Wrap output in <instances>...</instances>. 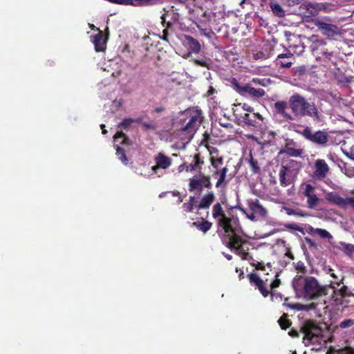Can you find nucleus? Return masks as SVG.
Returning a JSON list of instances; mask_svg holds the SVG:
<instances>
[{"instance_id":"nucleus-1","label":"nucleus","mask_w":354,"mask_h":354,"mask_svg":"<svg viewBox=\"0 0 354 354\" xmlns=\"http://www.w3.org/2000/svg\"><path fill=\"white\" fill-rule=\"evenodd\" d=\"M275 112L286 120H293L295 118L308 116L313 121H322V115L314 102H309L304 96L296 93L291 95L288 103L279 100L274 104Z\"/></svg>"},{"instance_id":"nucleus-2","label":"nucleus","mask_w":354,"mask_h":354,"mask_svg":"<svg viewBox=\"0 0 354 354\" xmlns=\"http://www.w3.org/2000/svg\"><path fill=\"white\" fill-rule=\"evenodd\" d=\"M296 294L307 301L319 299L328 293L329 285L322 284L315 277L297 275L292 281Z\"/></svg>"},{"instance_id":"nucleus-3","label":"nucleus","mask_w":354,"mask_h":354,"mask_svg":"<svg viewBox=\"0 0 354 354\" xmlns=\"http://www.w3.org/2000/svg\"><path fill=\"white\" fill-rule=\"evenodd\" d=\"M323 330L315 322H305L299 329L292 328L288 335L292 337H299L300 333L304 334L303 342L306 345L315 343L317 339L322 336Z\"/></svg>"},{"instance_id":"nucleus-4","label":"nucleus","mask_w":354,"mask_h":354,"mask_svg":"<svg viewBox=\"0 0 354 354\" xmlns=\"http://www.w3.org/2000/svg\"><path fill=\"white\" fill-rule=\"evenodd\" d=\"M210 158L209 161L212 166V176L218 178L217 182L216 183V187H225L227 184L226 180L227 173L228 169L226 166L222 167L223 165V156H218V150L216 148H212L209 150Z\"/></svg>"},{"instance_id":"nucleus-5","label":"nucleus","mask_w":354,"mask_h":354,"mask_svg":"<svg viewBox=\"0 0 354 354\" xmlns=\"http://www.w3.org/2000/svg\"><path fill=\"white\" fill-rule=\"evenodd\" d=\"M183 118L180 119L182 124L180 131L185 134L193 135L202 122V111L198 109L187 110L184 112Z\"/></svg>"},{"instance_id":"nucleus-6","label":"nucleus","mask_w":354,"mask_h":354,"mask_svg":"<svg viewBox=\"0 0 354 354\" xmlns=\"http://www.w3.org/2000/svg\"><path fill=\"white\" fill-rule=\"evenodd\" d=\"M300 163L294 160H289L286 165H281L279 178L281 186L286 187L293 184L300 171Z\"/></svg>"},{"instance_id":"nucleus-7","label":"nucleus","mask_w":354,"mask_h":354,"mask_svg":"<svg viewBox=\"0 0 354 354\" xmlns=\"http://www.w3.org/2000/svg\"><path fill=\"white\" fill-rule=\"evenodd\" d=\"M344 277L339 281L331 282L330 288L333 290L331 295V300L336 306H342L348 297H354V288H349L343 284Z\"/></svg>"},{"instance_id":"nucleus-8","label":"nucleus","mask_w":354,"mask_h":354,"mask_svg":"<svg viewBox=\"0 0 354 354\" xmlns=\"http://www.w3.org/2000/svg\"><path fill=\"white\" fill-rule=\"evenodd\" d=\"M295 131L309 142L322 147L326 146L329 140V136L326 131L319 130L314 132L308 126L305 127L302 131L295 130Z\"/></svg>"},{"instance_id":"nucleus-9","label":"nucleus","mask_w":354,"mask_h":354,"mask_svg":"<svg viewBox=\"0 0 354 354\" xmlns=\"http://www.w3.org/2000/svg\"><path fill=\"white\" fill-rule=\"evenodd\" d=\"M233 88L241 95L243 97L250 96L252 97H261L265 95L266 92L263 88H255L249 84L241 85L236 78H232L230 81Z\"/></svg>"},{"instance_id":"nucleus-10","label":"nucleus","mask_w":354,"mask_h":354,"mask_svg":"<svg viewBox=\"0 0 354 354\" xmlns=\"http://www.w3.org/2000/svg\"><path fill=\"white\" fill-rule=\"evenodd\" d=\"M322 5L317 3L304 1L299 7L298 13L302 16L305 21H312L314 20L319 11L322 10Z\"/></svg>"},{"instance_id":"nucleus-11","label":"nucleus","mask_w":354,"mask_h":354,"mask_svg":"<svg viewBox=\"0 0 354 354\" xmlns=\"http://www.w3.org/2000/svg\"><path fill=\"white\" fill-rule=\"evenodd\" d=\"M247 277L250 285L258 289L263 297H267L270 295L271 299H273L276 294L268 288V279H261L260 277L254 272L248 274Z\"/></svg>"},{"instance_id":"nucleus-12","label":"nucleus","mask_w":354,"mask_h":354,"mask_svg":"<svg viewBox=\"0 0 354 354\" xmlns=\"http://www.w3.org/2000/svg\"><path fill=\"white\" fill-rule=\"evenodd\" d=\"M313 22L322 35L327 38L330 39L339 34V29L336 25L324 22L319 19H315Z\"/></svg>"},{"instance_id":"nucleus-13","label":"nucleus","mask_w":354,"mask_h":354,"mask_svg":"<svg viewBox=\"0 0 354 354\" xmlns=\"http://www.w3.org/2000/svg\"><path fill=\"white\" fill-rule=\"evenodd\" d=\"M326 199L342 209H346L350 207L354 209V196L343 198L335 192H330L327 194Z\"/></svg>"},{"instance_id":"nucleus-14","label":"nucleus","mask_w":354,"mask_h":354,"mask_svg":"<svg viewBox=\"0 0 354 354\" xmlns=\"http://www.w3.org/2000/svg\"><path fill=\"white\" fill-rule=\"evenodd\" d=\"M153 160L155 165L151 167V170L154 174H158L159 169L166 170L169 169L172 162L171 159L162 152L158 153L154 156Z\"/></svg>"},{"instance_id":"nucleus-15","label":"nucleus","mask_w":354,"mask_h":354,"mask_svg":"<svg viewBox=\"0 0 354 354\" xmlns=\"http://www.w3.org/2000/svg\"><path fill=\"white\" fill-rule=\"evenodd\" d=\"M188 167H187V172H198L202 171L203 166L205 164L203 157L201 156L200 153H196L193 156L189 157V160L187 161Z\"/></svg>"},{"instance_id":"nucleus-16","label":"nucleus","mask_w":354,"mask_h":354,"mask_svg":"<svg viewBox=\"0 0 354 354\" xmlns=\"http://www.w3.org/2000/svg\"><path fill=\"white\" fill-rule=\"evenodd\" d=\"M315 171L313 177L317 180H323L329 171V166L324 159H317L314 165Z\"/></svg>"},{"instance_id":"nucleus-17","label":"nucleus","mask_w":354,"mask_h":354,"mask_svg":"<svg viewBox=\"0 0 354 354\" xmlns=\"http://www.w3.org/2000/svg\"><path fill=\"white\" fill-rule=\"evenodd\" d=\"M98 33L91 36V41L94 44L95 50L96 52H104L106 49V42L109 37V34L106 35L102 30L97 28Z\"/></svg>"},{"instance_id":"nucleus-18","label":"nucleus","mask_w":354,"mask_h":354,"mask_svg":"<svg viewBox=\"0 0 354 354\" xmlns=\"http://www.w3.org/2000/svg\"><path fill=\"white\" fill-rule=\"evenodd\" d=\"M236 224V219L234 217L218 218L217 220L218 228H221L227 236L234 234L235 228L234 225Z\"/></svg>"},{"instance_id":"nucleus-19","label":"nucleus","mask_w":354,"mask_h":354,"mask_svg":"<svg viewBox=\"0 0 354 354\" xmlns=\"http://www.w3.org/2000/svg\"><path fill=\"white\" fill-rule=\"evenodd\" d=\"M354 326V319L348 318L345 319L339 322V324L335 326L333 329V333L339 334L342 337L346 336V331L344 330L348 329Z\"/></svg>"},{"instance_id":"nucleus-20","label":"nucleus","mask_w":354,"mask_h":354,"mask_svg":"<svg viewBox=\"0 0 354 354\" xmlns=\"http://www.w3.org/2000/svg\"><path fill=\"white\" fill-rule=\"evenodd\" d=\"M293 54L291 53L279 54L276 60L275 65L280 68H289L292 66V61L285 60V59H292Z\"/></svg>"},{"instance_id":"nucleus-21","label":"nucleus","mask_w":354,"mask_h":354,"mask_svg":"<svg viewBox=\"0 0 354 354\" xmlns=\"http://www.w3.org/2000/svg\"><path fill=\"white\" fill-rule=\"evenodd\" d=\"M227 236L228 237L229 241H227L226 246L231 250H235L236 251L241 248L245 243V241L243 240L241 236L236 234V232Z\"/></svg>"},{"instance_id":"nucleus-22","label":"nucleus","mask_w":354,"mask_h":354,"mask_svg":"<svg viewBox=\"0 0 354 354\" xmlns=\"http://www.w3.org/2000/svg\"><path fill=\"white\" fill-rule=\"evenodd\" d=\"M215 200V196L213 192H208L205 195H204L200 203L197 206L198 209H208L212 203Z\"/></svg>"},{"instance_id":"nucleus-23","label":"nucleus","mask_w":354,"mask_h":354,"mask_svg":"<svg viewBox=\"0 0 354 354\" xmlns=\"http://www.w3.org/2000/svg\"><path fill=\"white\" fill-rule=\"evenodd\" d=\"M204 183V176L203 175L201 176L200 178H192L189 179V192H201Z\"/></svg>"},{"instance_id":"nucleus-24","label":"nucleus","mask_w":354,"mask_h":354,"mask_svg":"<svg viewBox=\"0 0 354 354\" xmlns=\"http://www.w3.org/2000/svg\"><path fill=\"white\" fill-rule=\"evenodd\" d=\"M185 41L188 48L194 53H198L201 51V44L199 41L189 35L185 36Z\"/></svg>"},{"instance_id":"nucleus-25","label":"nucleus","mask_w":354,"mask_h":354,"mask_svg":"<svg viewBox=\"0 0 354 354\" xmlns=\"http://www.w3.org/2000/svg\"><path fill=\"white\" fill-rule=\"evenodd\" d=\"M280 153H285L290 157H300L303 153V149H296L293 147L284 145V147L280 151Z\"/></svg>"},{"instance_id":"nucleus-26","label":"nucleus","mask_w":354,"mask_h":354,"mask_svg":"<svg viewBox=\"0 0 354 354\" xmlns=\"http://www.w3.org/2000/svg\"><path fill=\"white\" fill-rule=\"evenodd\" d=\"M243 120L245 124L255 127L257 124V120H259L261 121L263 120V117L259 113L252 112V115H250L248 113H245L243 116Z\"/></svg>"},{"instance_id":"nucleus-27","label":"nucleus","mask_w":354,"mask_h":354,"mask_svg":"<svg viewBox=\"0 0 354 354\" xmlns=\"http://www.w3.org/2000/svg\"><path fill=\"white\" fill-rule=\"evenodd\" d=\"M270 7L272 13L279 17H283L285 16V11L281 6L276 1H272L270 3Z\"/></svg>"},{"instance_id":"nucleus-28","label":"nucleus","mask_w":354,"mask_h":354,"mask_svg":"<svg viewBox=\"0 0 354 354\" xmlns=\"http://www.w3.org/2000/svg\"><path fill=\"white\" fill-rule=\"evenodd\" d=\"M192 226H195L198 230L206 233L211 229L212 223L208 221H203L202 222L197 221L193 222Z\"/></svg>"},{"instance_id":"nucleus-29","label":"nucleus","mask_w":354,"mask_h":354,"mask_svg":"<svg viewBox=\"0 0 354 354\" xmlns=\"http://www.w3.org/2000/svg\"><path fill=\"white\" fill-rule=\"evenodd\" d=\"M114 139L116 142H118L120 145H131V140L122 131H118L114 136Z\"/></svg>"},{"instance_id":"nucleus-30","label":"nucleus","mask_w":354,"mask_h":354,"mask_svg":"<svg viewBox=\"0 0 354 354\" xmlns=\"http://www.w3.org/2000/svg\"><path fill=\"white\" fill-rule=\"evenodd\" d=\"M225 216L226 214H225L221 205L219 203L214 204L212 207L213 218L218 220V218H223Z\"/></svg>"},{"instance_id":"nucleus-31","label":"nucleus","mask_w":354,"mask_h":354,"mask_svg":"<svg viewBox=\"0 0 354 354\" xmlns=\"http://www.w3.org/2000/svg\"><path fill=\"white\" fill-rule=\"evenodd\" d=\"M278 323L282 330H286L292 325V322L288 319V315L286 313L281 315L278 320Z\"/></svg>"},{"instance_id":"nucleus-32","label":"nucleus","mask_w":354,"mask_h":354,"mask_svg":"<svg viewBox=\"0 0 354 354\" xmlns=\"http://www.w3.org/2000/svg\"><path fill=\"white\" fill-rule=\"evenodd\" d=\"M248 162H249L250 169L254 174L260 173V171H261L260 166L259 165L258 161L253 158L252 152L250 153V158L248 160Z\"/></svg>"},{"instance_id":"nucleus-33","label":"nucleus","mask_w":354,"mask_h":354,"mask_svg":"<svg viewBox=\"0 0 354 354\" xmlns=\"http://www.w3.org/2000/svg\"><path fill=\"white\" fill-rule=\"evenodd\" d=\"M341 247L339 248L342 250L346 254L352 256L354 253V245L351 243H346L344 242H339Z\"/></svg>"},{"instance_id":"nucleus-34","label":"nucleus","mask_w":354,"mask_h":354,"mask_svg":"<svg viewBox=\"0 0 354 354\" xmlns=\"http://www.w3.org/2000/svg\"><path fill=\"white\" fill-rule=\"evenodd\" d=\"M196 199L194 196H189L187 203H184L183 207L186 212H192L195 205Z\"/></svg>"},{"instance_id":"nucleus-35","label":"nucleus","mask_w":354,"mask_h":354,"mask_svg":"<svg viewBox=\"0 0 354 354\" xmlns=\"http://www.w3.org/2000/svg\"><path fill=\"white\" fill-rule=\"evenodd\" d=\"M307 198V205L309 208H315L319 201V198L316 196V194L310 195L306 197Z\"/></svg>"},{"instance_id":"nucleus-36","label":"nucleus","mask_w":354,"mask_h":354,"mask_svg":"<svg viewBox=\"0 0 354 354\" xmlns=\"http://www.w3.org/2000/svg\"><path fill=\"white\" fill-rule=\"evenodd\" d=\"M116 155L123 164L127 165L129 160L124 150L118 145L116 146Z\"/></svg>"},{"instance_id":"nucleus-37","label":"nucleus","mask_w":354,"mask_h":354,"mask_svg":"<svg viewBox=\"0 0 354 354\" xmlns=\"http://www.w3.org/2000/svg\"><path fill=\"white\" fill-rule=\"evenodd\" d=\"M301 189H303V195L306 197L315 194L314 192L315 188L310 184H303Z\"/></svg>"},{"instance_id":"nucleus-38","label":"nucleus","mask_w":354,"mask_h":354,"mask_svg":"<svg viewBox=\"0 0 354 354\" xmlns=\"http://www.w3.org/2000/svg\"><path fill=\"white\" fill-rule=\"evenodd\" d=\"M315 236H319L322 239H327L328 240L333 238L329 232H328L326 230L321 228H316Z\"/></svg>"},{"instance_id":"nucleus-39","label":"nucleus","mask_w":354,"mask_h":354,"mask_svg":"<svg viewBox=\"0 0 354 354\" xmlns=\"http://www.w3.org/2000/svg\"><path fill=\"white\" fill-rule=\"evenodd\" d=\"M131 6H146L155 3L154 0H131Z\"/></svg>"},{"instance_id":"nucleus-40","label":"nucleus","mask_w":354,"mask_h":354,"mask_svg":"<svg viewBox=\"0 0 354 354\" xmlns=\"http://www.w3.org/2000/svg\"><path fill=\"white\" fill-rule=\"evenodd\" d=\"M135 120L132 118H124L119 124L118 127L122 129H128Z\"/></svg>"},{"instance_id":"nucleus-41","label":"nucleus","mask_w":354,"mask_h":354,"mask_svg":"<svg viewBox=\"0 0 354 354\" xmlns=\"http://www.w3.org/2000/svg\"><path fill=\"white\" fill-rule=\"evenodd\" d=\"M236 254L240 256L243 260H249L252 259V257H250L249 253L243 249V246L236 250Z\"/></svg>"},{"instance_id":"nucleus-42","label":"nucleus","mask_w":354,"mask_h":354,"mask_svg":"<svg viewBox=\"0 0 354 354\" xmlns=\"http://www.w3.org/2000/svg\"><path fill=\"white\" fill-rule=\"evenodd\" d=\"M281 1L285 6L292 7L297 5H301L304 0H281Z\"/></svg>"},{"instance_id":"nucleus-43","label":"nucleus","mask_w":354,"mask_h":354,"mask_svg":"<svg viewBox=\"0 0 354 354\" xmlns=\"http://www.w3.org/2000/svg\"><path fill=\"white\" fill-rule=\"evenodd\" d=\"M278 273L275 274V279L273 280L270 284V291L274 292V289L278 288L281 285V280L278 278Z\"/></svg>"},{"instance_id":"nucleus-44","label":"nucleus","mask_w":354,"mask_h":354,"mask_svg":"<svg viewBox=\"0 0 354 354\" xmlns=\"http://www.w3.org/2000/svg\"><path fill=\"white\" fill-rule=\"evenodd\" d=\"M304 230V234L306 233L310 234L313 236H315V230L316 228H314L313 226L310 225H306L304 227H303Z\"/></svg>"},{"instance_id":"nucleus-45","label":"nucleus","mask_w":354,"mask_h":354,"mask_svg":"<svg viewBox=\"0 0 354 354\" xmlns=\"http://www.w3.org/2000/svg\"><path fill=\"white\" fill-rule=\"evenodd\" d=\"M203 176H204V183H203L204 187L207 188V189H211L212 187V185L211 183L210 176L203 174Z\"/></svg>"},{"instance_id":"nucleus-46","label":"nucleus","mask_w":354,"mask_h":354,"mask_svg":"<svg viewBox=\"0 0 354 354\" xmlns=\"http://www.w3.org/2000/svg\"><path fill=\"white\" fill-rule=\"evenodd\" d=\"M109 2L119 5H131V0H108Z\"/></svg>"},{"instance_id":"nucleus-47","label":"nucleus","mask_w":354,"mask_h":354,"mask_svg":"<svg viewBox=\"0 0 354 354\" xmlns=\"http://www.w3.org/2000/svg\"><path fill=\"white\" fill-rule=\"evenodd\" d=\"M326 42L323 39H317L316 41H313V44L311 45V48L313 51H315L319 45H324Z\"/></svg>"},{"instance_id":"nucleus-48","label":"nucleus","mask_w":354,"mask_h":354,"mask_svg":"<svg viewBox=\"0 0 354 354\" xmlns=\"http://www.w3.org/2000/svg\"><path fill=\"white\" fill-rule=\"evenodd\" d=\"M256 209H259L260 211V213L262 214V215H264L266 213V211L265 209V208H263L260 204L259 203H254L252 207V209L253 211H255Z\"/></svg>"},{"instance_id":"nucleus-49","label":"nucleus","mask_w":354,"mask_h":354,"mask_svg":"<svg viewBox=\"0 0 354 354\" xmlns=\"http://www.w3.org/2000/svg\"><path fill=\"white\" fill-rule=\"evenodd\" d=\"M288 227L290 229H292V230H295L296 231H298L300 233H301L302 234H304V230L303 227L295 224V223H292V224H289L288 225Z\"/></svg>"},{"instance_id":"nucleus-50","label":"nucleus","mask_w":354,"mask_h":354,"mask_svg":"<svg viewBox=\"0 0 354 354\" xmlns=\"http://www.w3.org/2000/svg\"><path fill=\"white\" fill-rule=\"evenodd\" d=\"M242 109L244 111H246L247 112H250V113H252L254 111V108L246 103H243L242 104Z\"/></svg>"},{"instance_id":"nucleus-51","label":"nucleus","mask_w":354,"mask_h":354,"mask_svg":"<svg viewBox=\"0 0 354 354\" xmlns=\"http://www.w3.org/2000/svg\"><path fill=\"white\" fill-rule=\"evenodd\" d=\"M286 213L288 214V215H294L295 216V214H296V209H293V208H291V207H283Z\"/></svg>"},{"instance_id":"nucleus-52","label":"nucleus","mask_w":354,"mask_h":354,"mask_svg":"<svg viewBox=\"0 0 354 354\" xmlns=\"http://www.w3.org/2000/svg\"><path fill=\"white\" fill-rule=\"evenodd\" d=\"M305 240H306V242L307 243V244L309 245V247H313L315 248H317V243H315V241L312 240L310 238H307V237L305 238Z\"/></svg>"},{"instance_id":"nucleus-53","label":"nucleus","mask_w":354,"mask_h":354,"mask_svg":"<svg viewBox=\"0 0 354 354\" xmlns=\"http://www.w3.org/2000/svg\"><path fill=\"white\" fill-rule=\"evenodd\" d=\"M252 265L255 266L256 270H260L262 271L266 270L265 266L263 262H257V264H255V265L252 264Z\"/></svg>"},{"instance_id":"nucleus-54","label":"nucleus","mask_w":354,"mask_h":354,"mask_svg":"<svg viewBox=\"0 0 354 354\" xmlns=\"http://www.w3.org/2000/svg\"><path fill=\"white\" fill-rule=\"evenodd\" d=\"M187 167H188L187 162L185 161L183 164H181L178 166V171L179 172H181L183 171H187Z\"/></svg>"},{"instance_id":"nucleus-55","label":"nucleus","mask_w":354,"mask_h":354,"mask_svg":"<svg viewBox=\"0 0 354 354\" xmlns=\"http://www.w3.org/2000/svg\"><path fill=\"white\" fill-rule=\"evenodd\" d=\"M295 216L300 217H306L308 214L301 209H296Z\"/></svg>"},{"instance_id":"nucleus-56","label":"nucleus","mask_w":354,"mask_h":354,"mask_svg":"<svg viewBox=\"0 0 354 354\" xmlns=\"http://www.w3.org/2000/svg\"><path fill=\"white\" fill-rule=\"evenodd\" d=\"M168 34L167 28H165L162 31V36L160 38L164 41H168Z\"/></svg>"},{"instance_id":"nucleus-57","label":"nucleus","mask_w":354,"mask_h":354,"mask_svg":"<svg viewBox=\"0 0 354 354\" xmlns=\"http://www.w3.org/2000/svg\"><path fill=\"white\" fill-rule=\"evenodd\" d=\"M296 145L295 142L292 140V139H287L286 140V142L285 144V145H288V146H290V147H295V145Z\"/></svg>"},{"instance_id":"nucleus-58","label":"nucleus","mask_w":354,"mask_h":354,"mask_svg":"<svg viewBox=\"0 0 354 354\" xmlns=\"http://www.w3.org/2000/svg\"><path fill=\"white\" fill-rule=\"evenodd\" d=\"M195 0H174L176 3H183V4H187L192 1H194Z\"/></svg>"},{"instance_id":"nucleus-59","label":"nucleus","mask_w":354,"mask_h":354,"mask_svg":"<svg viewBox=\"0 0 354 354\" xmlns=\"http://www.w3.org/2000/svg\"><path fill=\"white\" fill-rule=\"evenodd\" d=\"M297 269L301 272H302L303 274H305L306 272V269L305 268V266L304 265L302 266H298V268Z\"/></svg>"},{"instance_id":"nucleus-60","label":"nucleus","mask_w":354,"mask_h":354,"mask_svg":"<svg viewBox=\"0 0 354 354\" xmlns=\"http://www.w3.org/2000/svg\"><path fill=\"white\" fill-rule=\"evenodd\" d=\"M214 91L215 89L212 86H210L209 89L207 92V96L212 95L214 93Z\"/></svg>"},{"instance_id":"nucleus-61","label":"nucleus","mask_w":354,"mask_h":354,"mask_svg":"<svg viewBox=\"0 0 354 354\" xmlns=\"http://www.w3.org/2000/svg\"><path fill=\"white\" fill-rule=\"evenodd\" d=\"M143 127L147 129H152L153 126L149 123H143Z\"/></svg>"},{"instance_id":"nucleus-62","label":"nucleus","mask_w":354,"mask_h":354,"mask_svg":"<svg viewBox=\"0 0 354 354\" xmlns=\"http://www.w3.org/2000/svg\"><path fill=\"white\" fill-rule=\"evenodd\" d=\"M223 254L224 255V257L227 259V260H232V256L231 254H226L225 252H223Z\"/></svg>"},{"instance_id":"nucleus-63","label":"nucleus","mask_w":354,"mask_h":354,"mask_svg":"<svg viewBox=\"0 0 354 354\" xmlns=\"http://www.w3.org/2000/svg\"><path fill=\"white\" fill-rule=\"evenodd\" d=\"M245 3H250V0H241V3H240V6L243 8V5Z\"/></svg>"},{"instance_id":"nucleus-64","label":"nucleus","mask_w":354,"mask_h":354,"mask_svg":"<svg viewBox=\"0 0 354 354\" xmlns=\"http://www.w3.org/2000/svg\"><path fill=\"white\" fill-rule=\"evenodd\" d=\"M172 195L174 196L180 197V192L178 191L175 190V191L172 192Z\"/></svg>"}]
</instances>
